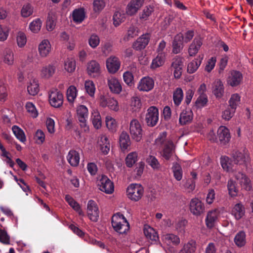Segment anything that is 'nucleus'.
I'll use <instances>...</instances> for the list:
<instances>
[{
	"instance_id": "ea45409f",
	"label": "nucleus",
	"mask_w": 253,
	"mask_h": 253,
	"mask_svg": "<svg viewBox=\"0 0 253 253\" xmlns=\"http://www.w3.org/2000/svg\"><path fill=\"white\" fill-rule=\"evenodd\" d=\"M73 21L78 23H81L85 18V13L84 9L79 8L75 9L72 13Z\"/></svg>"
},
{
	"instance_id": "58836bf2",
	"label": "nucleus",
	"mask_w": 253,
	"mask_h": 253,
	"mask_svg": "<svg viewBox=\"0 0 253 253\" xmlns=\"http://www.w3.org/2000/svg\"><path fill=\"white\" fill-rule=\"evenodd\" d=\"M39 84L36 79L32 80L27 85V91L31 95H36L39 91Z\"/></svg>"
},
{
	"instance_id": "f257e3e1",
	"label": "nucleus",
	"mask_w": 253,
	"mask_h": 253,
	"mask_svg": "<svg viewBox=\"0 0 253 253\" xmlns=\"http://www.w3.org/2000/svg\"><path fill=\"white\" fill-rule=\"evenodd\" d=\"M112 225L114 229L120 234L126 233L129 229V225L125 217L117 213L112 217Z\"/></svg>"
},
{
	"instance_id": "9b49d317",
	"label": "nucleus",
	"mask_w": 253,
	"mask_h": 253,
	"mask_svg": "<svg viewBox=\"0 0 253 253\" xmlns=\"http://www.w3.org/2000/svg\"><path fill=\"white\" fill-rule=\"evenodd\" d=\"M100 105L102 107H109L111 110L117 111L119 109L118 101L113 97L101 96L99 101Z\"/></svg>"
},
{
	"instance_id": "5701e85b",
	"label": "nucleus",
	"mask_w": 253,
	"mask_h": 253,
	"mask_svg": "<svg viewBox=\"0 0 253 253\" xmlns=\"http://www.w3.org/2000/svg\"><path fill=\"white\" fill-rule=\"evenodd\" d=\"M183 36L182 34H177L174 38L172 42V52L174 54L179 53L182 50Z\"/></svg>"
},
{
	"instance_id": "4468645a",
	"label": "nucleus",
	"mask_w": 253,
	"mask_h": 253,
	"mask_svg": "<svg viewBox=\"0 0 253 253\" xmlns=\"http://www.w3.org/2000/svg\"><path fill=\"white\" fill-rule=\"evenodd\" d=\"M183 61L182 58L176 56L173 59L171 63V70L173 71V75L175 78H180L182 72Z\"/></svg>"
},
{
	"instance_id": "a211bd4d",
	"label": "nucleus",
	"mask_w": 253,
	"mask_h": 253,
	"mask_svg": "<svg viewBox=\"0 0 253 253\" xmlns=\"http://www.w3.org/2000/svg\"><path fill=\"white\" fill-rule=\"evenodd\" d=\"M144 0H131L128 3L126 12L129 15L135 14L138 9L142 6Z\"/></svg>"
},
{
	"instance_id": "052dcab7",
	"label": "nucleus",
	"mask_w": 253,
	"mask_h": 253,
	"mask_svg": "<svg viewBox=\"0 0 253 253\" xmlns=\"http://www.w3.org/2000/svg\"><path fill=\"white\" fill-rule=\"evenodd\" d=\"M138 31L137 28L134 26H131L128 29L126 35L125 37V40L128 41L138 35Z\"/></svg>"
},
{
	"instance_id": "f8f14e48",
	"label": "nucleus",
	"mask_w": 253,
	"mask_h": 253,
	"mask_svg": "<svg viewBox=\"0 0 253 253\" xmlns=\"http://www.w3.org/2000/svg\"><path fill=\"white\" fill-rule=\"evenodd\" d=\"M162 156L166 160H173L177 156L175 154L174 145L172 141L167 142L162 152Z\"/></svg>"
},
{
	"instance_id": "c85d7f7f",
	"label": "nucleus",
	"mask_w": 253,
	"mask_h": 253,
	"mask_svg": "<svg viewBox=\"0 0 253 253\" xmlns=\"http://www.w3.org/2000/svg\"><path fill=\"white\" fill-rule=\"evenodd\" d=\"M217 216L218 212L216 210H212L208 212L206 218V224L208 228H211L214 226Z\"/></svg>"
},
{
	"instance_id": "a19ab883",
	"label": "nucleus",
	"mask_w": 253,
	"mask_h": 253,
	"mask_svg": "<svg viewBox=\"0 0 253 253\" xmlns=\"http://www.w3.org/2000/svg\"><path fill=\"white\" fill-rule=\"evenodd\" d=\"M246 233L243 231H239L234 238V242L238 247L244 246L246 243Z\"/></svg>"
},
{
	"instance_id": "4c0bfd02",
	"label": "nucleus",
	"mask_w": 253,
	"mask_h": 253,
	"mask_svg": "<svg viewBox=\"0 0 253 253\" xmlns=\"http://www.w3.org/2000/svg\"><path fill=\"white\" fill-rule=\"evenodd\" d=\"M120 145L122 149L126 150L130 145V140L127 133L123 131L120 136Z\"/></svg>"
},
{
	"instance_id": "72a5a7b5",
	"label": "nucleus",
	"mask_w": 253,
	"mask_h": 253,
	"mask_svg": "<svg viewBox=\"0 0 253 253\" xmlns=\"http://www.w3.org/2000/svg\"><path fill=\"white\" fill-rule=\"evenodd\" d=\"M55 70L56 68L54 65L49 64L42 68L41 71V76L42 78L49 79L53 75Z\"/></svg>"
},
{
	"instance_id": "c9c22d12",
	"label": "nucleus",
	"mask_w": 253,
	"mask_h": 253,
	"mask_svg": "<svg viewBox=\"0 0 253 253\" xmlns=\"http://www.w3.org/2000/svg\"><path fill=\"white\" fill-rule=\"evenodd\" d=\"M67 159L72 166H77L80 162L79 154L75 150H71L67 155Z\"/></svg>"
},
{
	"instance_id": "774afa93",
	"label": "nucleus",
	"mask_w": 253,
	"mask_h": 253,
	"mask_svg": "<svg viewBox=\"0 0 253 253\" xmlns=\"http://www.w3.org/2000/svg\"><path fill=\"white\" fill-rule=\"evenodd\" d=\"M106 124L107 128L113 131H115L117 127V123L116 120L111 117L107 116L106 118Z\"/></svg>"
},
{
	"instance_id": "f704fd0d",
	"label": "nucleus",
	"mask_w": 253,
	"mask_h": 253,
	"mask_svg": "<svg viewBox=\"0 0 253 253\" xmlns=\"http://www.w3.org/2000/svg\"><path fill=\"white\" fill-rule=\"evenodd\" d=\"M144 233L146 238L152 241L157 242L159 240V236L157 232L149 226H145Z\"/></svg>"
},
{
	"instance_id": "3c124183",
	"label": "nucleus",
	"mask_w": 253,
	"mask_h": 253,
	"mask_svg": "<svg viewBox=\"0 0 253 253\" xmlns=\"http://www.w3.org/2000/svg\"><path fill=\"white\" fill-rule=\"evenodd\" d=\"M240 103V96L237 93L232 94L229 100V106L231 109L235 110Z\"/></svg>"
},
{
	"instance_id": "6e6d98bb",
	"label": "nucleus",
	"mask_w": 253,
	"mask_h": 253,
	"mask_svg": "<svg viewBox=\"0 0 253 253\" xmlns=\"http://www.w3.org/2000/svg\"><path fill=\"white\" fill-rule=\"evenodd\" d=\"M33 13V8L29 3L24 4L21 10V14L23 17H28L31 16Z\"/></svg>"
},
{
	"instance_id": "09e8293b",
	"label": "nucleus",
	"mask_w": 253,
	"mask_h": 253,
	"mask_svg": "<svg viewBox=\"0 0 253 253\" xmlns=\"http://www.w3.org/2000/svg\"><path fill=\"white\" fill-rule=\"evenodd\" d=\"M77 90L74 85H71L67 90V98L68 101L70 103H73L77 97Z\"/></svg>"
},
{
	"instance_id": "423d86ee",
	"label": "nucleus",
	"mask_w": 253,
	"mask_h": 253,
	"mask_svg": "<svg viewBox=\"0 0 253 253\" xmlns=\"http://www.w3.org/2000/svg\"><path fill=\"white\" fill-rule=\"evenodd\" d=\"M77 116L80 126L84 131H88L89 127L86 125V120L88 118V109L84 105H80L77 108Z\"/></svg>"
},
{
	"instance_id": "7ed1b4c3",
	"label": "nucleus",
	"mask_w": 253,
	"mask_h": 253,
	"mask_svg": "<svg viewBox=\"0 0 253 253\" xmlns=\"http://www.w3.org/2000/svg\"><path fill=\"white\" fill-rule=\"evenodd\" d=\"M129 132L132 139L140 141L143 135V131L139 122L135 119H132L129 124Z\"/></svg>"
},
{
	"instance_id": "a878e982",
	"label": "nucleus",
	"mask_w": 253,
	"mask_h": 253,
	"mask_svg": "<svg viewBox=\"0 0 253 253\" xmlns=\"http://www.w3.org/2000/svg\"><path fill=\"white\" fill-rule=\"evenodd\" d=\"M202 45V42L200 38H195L188 48V54L190 56H194L198 53Z\"/></svg>"
},
{
	"instance_id": "680f3d73",
	"label": "nucleus",
	"mask_w": 253,
	"mask_h": 253,
	"mask_svg": "<svg viewBox=\"0 0 253 253\" xmlns=\"http://www.w3.org/2000/svg\"><path fill=\"white\" fill-rule=\"evenodd\" d=\"M41 26V20L40 19H37L30 24L29 28L32 32L37 33L40 30Z\"/></svg>"
},
{
	"instance_id": "0e129e2a",
	"label": "nucleus",
	"mask_w": 253,
	"mask_h": 253,
	"mask_svg": "<svg viewBox=\"0 0 253 253\" xmlns=\"http://www.w3.org/2000/svg\"><path fill=\"white\" fill-rule=\"evenodd\" d=\"M65 69L68 72H73L76 68L75 61L73 59H67L64 63Z\"/></svg>"
},
{
	"instance_id": "de8ad7c7",
	"label": "nucleus",
	"mask_w": 253,
	"mask_h": 253,
	"mask_svg": "<svg viewBox=\"0 0 253 253\" xmlns=\"http://www.w3.org/2000/svg\"><path fill=\"white\" fill-rule=\"evenodd\" d=\"M137 153L133 152L129 153L126 158V164L128 168H131L137 161Z\"/></svg>"
},
{
	"instance_id": "864d4df0",
	"label": "nucleus",
	"mask_w": 253,
	"mask_h": 253,
	"mask_svg": "<svg viewBox=\"0 0 253 253\" xmlns=\"http://www.w3.org/2000/svg\"><path fill=\"white\" fill-rule=\"evenodd\" d=\"M141 107V103L139 98L133 97L131 99L130 108L133 112H138Z\"/></svg>"
},
{
	"instance_id": "bb28decb",
	"label": "nucleus",
	"mask_w": 253,
	"mask_h": 253,
	"mask_svg": "<svg viewBox=\"0 0 253 253\" xmlns=\"http://www.w3.org/2000/svg\"><path fill=\"white\" fill-rule=\"evenodd\" d=\"M193 113L190 109L183 111L180 114L179 121L181 125H185L191 122Z\"/></svg>"
},
{
	"instance_id": "393cba45",
	"label": "nucleus",
	"mask_w": 253,
	"mask_h": 253,
	"mask_svg": "<svg viewBox=\"0 0 253 253\" xmlns=\"http://www.w3.org/2000/svg\"><path fill=\"white\" fill-rule=\"evenodd\" d=\"M87 72L91 76L95 77L100 73V66L99 64L94 60H92L87 63Z\"/></svg>"
},
{
	"instance_id": "6e6552de",
	"label": "nucleus",
	"mask_w": 253,
	"mask_h": 253,
	"mask_svg": "<svg viewBox=\"0 0 253 253\" xmlns=\"http://www.w3.org/2000/svg\"><path fill=\"white\" fill-rule=\"evenodd\" d=\"M49 102L54 108H59L63 103V95L57 89L51 90L49 93Z\"/></svg>"
},
{
	"instance_id": "cd10ccee",
	"label": "nucleus",
	"mask_w": 253,
	"mask_h": 253,
	"mask_svg": "<svg viewBox=\"0 0 253 253\" xmlns=\"http://www.w3.org/2000/svg\"><path fill=\"white\" fill-rule=\"evenodd\" d=\"M196 242L191 240L185 243L178 253H195L196 250Z\"/></svg>"
},
{
	"instance_id": "49530a36",
	"label": "nucleus",
	"mask_w": 253,
	"mask_h": 253,
	"mask_svg": "<svg viewBox=\"0 0 253 253\" xmlns=\"http://www.w3.org/2000/svg\"><path fill=\"white\" fill-rule=\"evenodd\" d=\"M12 130L16 137L22 142L26 140V136L23 130L17 126H13Z\"/></svg>"
},
{
	"instance_id": "13d9d810",
	"label": "nucleus",
	"mask_w": 253,
	"mask_h": 253,
	"mask_svg": "<svg viewBox=\"0 0 253 253\" xmlns=\"http://www.w3.org/2000/svg\"><path fill=\"white\" fill-rule=\"evenodd\" d=\"M89 46L92 48H95L100 43V38L96 34L90 35L88 40Z\"/></svg>"
},
{
	"instance_id": "338daca9",
	"label": "nucleus",
	"mask_w": 253,
	"mask_h": 253,
	"mask_svg": "<svg viewBox=\"0 0 253 253\" xmlns=\"http://www.w3.org/2000/svg\"><path fill=\"white\" fill-rule=\"evenodd\" d=\"M16 40L19 47H22L24 46L27 42L25 34L22 32H19L17 35Z\"/></svg>"
},
{
	"instance_id": "473e14b6",
	"label": "nucleus",
	"mask_w": 253,
	"mask_h": 253,
	"mask_svg": "<svg viewBox=\"0 0 253 253\" xmlns=\"http://www.w3.org/2000/svg\"><path fill=\"white\" fill-rule=\"evenodd\" d=\"M98 143L102 153L106 155L110 151V144L107 137L106 135H101L99 137Z\"/></svg>"
},
{
	"instance_id": "5fc2aeb1",
	"label": "nucleus",
	"mask_w": 253,
	"mask_h": 253,
	"mask_svg": "<svg viewBox=\"0 0 253 253\" xmlns=\"http://www.w3.org/2000/svg\"><path fill=\"white\" fill-rule=\"evenodd\" d=\"M172 169L175 178L178 181L180 180L182 178V170L180 165L175 163Z\"/></svg>"
},
{
	"instance_id": "4be33fe9",
	"label": "nucleus",
	"mask_w": 253,
	"mask_h": 253,
	"mask_svg": "<svg viewBox=\"0 0 253 253\" xmlns=\"http://www.w3.org/2000/svg\"><path fill=\"white\" fill-rule=\"evenodd\" d=\"M51 44L47 40H43L39 44L38 51L40 55L42 57H46L51 51Z\"/></svg>"
},
{
	"instance_id": "c03bdc74",
	"label": "nucleus",
	"mask_w": 253,
	"mask_h": 253,
	"mask_svg": "<svg viewBox=\"0 0 253 253\" xmlns=\"http://www.w3.org/2000/svg\"><path fill=\"white\" fill-rule=\"evenodd\" d=\"M220 163L222 168L225 170L229 171L233 169V164L228 157H221L220 158Z\"/></svg>"
},
{
	"instance_id": "0eeeda50",
	"label": "nucleus",
	"mask_w": 253,
	"mask_h": 253,
	"mask_svg": "<svg viewBox=\"0 0 253 253\" xmlns=\"http://www.w3.org/2000/svg\"><path fill=\"white\" fill-rule=\"evenodd\" d=\"M97 186L101 191L106 194H112L114 190L113 183L105 175H102L97 181Z\"/></svg>"
},
{
	"instance_id": "69168bd1",
	"label": "nucleus",
	"mask_w": 253,
	"mask_h": 253,
	"mask_svg": "<svg viewBox=\"0 0 253 253\" xmlns=\"http://www.w3.org/2000/svg\"><path fill=\"white\" fill-rule=\"evenodd\" d=\"M7 96L6 87L3 81H0V101L4 102Z\"/></svg>"
},
{
	"instance_id": "6ab92c4d",
	"label": "nucleus",
	"mask_w": 253,
	"mask_h": 253,
	"mask_svg": "<svg viewBox=\"0 0 253 253\" xmlns=\"http://www.w3.org/2000/svg\"><path fill=\"white\" fill-rule=\"evenodd\" d=\"M154 85L153 80L150 77H144L139 82L137 88L140 91H149Z\"/></svg>"
},
{
	"instance_id": "39448f33",
	"label": "nucleus",
	"mask_w": 253,
	"mask_h": 253,
	"mask_svg": "<svg viewBox=\"0 0 253 253\" xmlns=\"http://www.w3.org/2000/svg\"><path fill=\"white\" fill-rule=\"evenodd\" d=\"M232 158L235 164L245 166H247L250 159L248 151L245 149L242 151H234L232 153Z\"/></svg>"
},
{
	"instance_id": "79ce46f5",
	"label": "nucleus",
	"mask_w": 253,
	"mask_h": 253,
	"mask_svg": "<svg viewBox=\"0 0 253 253\" xmlns=\"http://www.w3.org/2000/svg\"><path fill=\"white\" fill-rule=\"evenodd\" d=\"M92 123L95 128H99L101 126V118L100 113L97 110H93L91 116Z\"/></svg>"
},
{
	"instance_id": "2eb2a0df",
	"label": "nucleus",
	"mask_w": 253,
	"mask_h": 253,
	"mask_svg": "<svg viewBox=\"0 0 253 253\" xmlns=\"http://www.w3.org/2000/svg\"><path fill=\"white\" fill-rule=\"evenodd\" d=\"M150 39L149 34L141 35L132 44V47L136 50H141L144 49L148 44Z\"/></svg>"
},
{
	"instance_id": "c756f323",
	"label": "nucleus",
	"mask_w": 253,
	"mask_h": 253,
	"mask_svg": "<svg viewBox=\"0 0 253 253\" xmlns=\"http://www.w3.org/2000/svg\"><path fill=\"white\" fill-rule=\"evenodd\" d=\"M203 59V56H199L189 62L187 65V72L190 74L195 72L200 66Z\"/></svg>"
},
{
	"instance_id": "e2e57ef3",
	"label": "nucleus",
	"mask_w": 253,
	"mask_h": 253,
	"mask_svg": "<svg viewBox=\"0 0 253 253\" xmlns=\"http://www.w3.org/2000/svg\"><path fill=\"white\" fill-rule=\"evenodd\" d=\"M105 6L104 0H94L93 2V10L95 12H100Z\"/></svg>"
},
{
	"instance_id": "f3484780",
	"label": "nucleus",
	"mask_w": 253,
	"mask_h": 253,
	"mask_svg": "<svg viewBox=\"0 0 253 253\" xmlns=\"http://www.w3.org/2000/svg\"><path fill=\"white\" fill-rule=\"evenodd\" d=\"M211 90L216 98H221L224 92V87L222 82L220 79H216L211 84Z\"/></svg>"
},
{
	"instance_id": "412c9836",
	"label": "nucleus",
	"mask_w": 253,
	"mask_h": 253,
	"mask_svg": "<svg viewBox=\"0 0 253 253\" xmlns=\"http://www.w3.org/2000/svg\"><path fill=\"white\" fill-rule=\"evenodd\" d=\"M235 178L243 188L247 191L251 189V181L245 174L239 172L235 174Z\"/></svg>"
},
{
	"instance_id": "f03ea898",
	"label": "nucleus",
	"mask_w": 253,
	"mask_h": 253,
	"mask_svg": "<svg viewBox=\"0 0 253 253\" xmlns=\"http://www.w3.org/2000/svg\"><path fill=\"white\" fill-rule=\"evenodd\" d=\"M126 193L129 199L135 202L138 201L144 194V188L139 184H131L127 188Z\"/></svg>"
},
{
	"instance_id": "9d476101",
	"label": "nucleus",
	"mask_w": 253,
	"mask_h": 253,
	"mask_svg": "<svg viewBox=\"0 0 253 253\" xmlns=\"http://www.w3.org/2000/svg\"><path fill=\"white\" fill-rule=\"evenodd\" d=\"M87 213L88 217L91 221L96 222L98 220L99 211L96 203L93 200H90L88 202Z\"/></svg>"
},
{
	"instance_id": "4d7b16f0",
	"label": "nucleus",
	"mask_w": 253,
	"mask_h": 253,
	"mask_svg": "<svg viewBox=\"0 0 253 253\" xmlns=\"http://www.w3.org/2000/svg\"><path fill=\"white\" fill-rule=\"evenodd\" d=\"M125 19V15L124 13H121L120 12H116L113 15V23L117 27L121 23L124 21Z\"/></svg>"
},
{
	"instance_id": "a18cd8bd",
	"label": "nucleus",
	"mask_w": 253,
	"mask_h": 253,
	"mask_svg": "<svg viewBox=\"0 0 253 253\" xmlns=\"http://www.w3.org/2000/svg\"><path fill=\"white\" fill-rule=\"evenodd\" d=\"M183 98V93L181 88L178 87L173 92V100L174 104L175 106H178Z\"/></svg>"
},
{
	"instance_id": "bf43d9fd",
	"label": "nucleus",
	"mask_w": 253,
	"mask_h": 253,
	"mask_svg": "<svg viewBox=\"0 0 253 253\" xmlns=\"http://www.w3.org/2000/svg\"><path fill=\"white\" fill-rule=\"evenodd\" d=\"M84 87L86 92L91 96L94 95L95 87L93 82L91 81H86L84 83Z\"/></svg>"
},
{
	"instance_id": "37998d69",
	"label": "nucleus",
	"mask_w": 253,
	"mask_h": 253,
	"mask_svg": "<svg viewBox=\"0 0 253 253\" xmlns=\"http://www.w3.org/2000/svg\"><path fill=\"white\" fill-rule=\"evenodd\" d=\"M14 54L9 48H6L3 52V62L7 65H11L14 63Z\"/></svg>"
},
{
	"instance_id": "7c9ffc66",
	"label": "nucleus",
	"mask_w": 253,
	"mask_h": 253,
	"mask_svg": "<svg viewBox=\"0 0 253 253\" xmlns=\"http://www.w3.org/2000/svg\"><path fill=\"white\" fill-rule=\"evenodd\" d=\"M245 212V208L241 203L236 204L232 210V214L237 220L241 219L244 215Z\"/></svg>"
},
{
	"instance_id": "8fccbe9b",
	"label": "nucleus",
	"mask_w": 253,
	"mask_h": 253,
	"mask_svg": "<svg viewBox=\"0 0 253 253\" xmlns=\"http://www.w3.org/2000/svg\"><path fill=\"white\" fill-rule=\"evenodd\" d=\"M227 188L229 194L231 197H235L237 195L238 189L236 186L235 181L232 179H229L227 183Z\"/></svg>"
},
{
	"instance_id": "ddd939ff",
	"label": "nucleus",
	"mask_w": 253,
	"mask_h": 253,
	"mask_svg": "<svg viewBox=\"0 0 253 253\" xmlns=\"http://www.w3.org/2000/svg\"><path fill=\"white\" fill-rule=\"evenodd\" d=\"M121 62L119 58L115 56H111L106 60V67L108 72L111 74L116 73L120 68Z\"/></svg>"
},
{
	"instance_id": "e433bc0d",
	"label": "nucleus",
	"mask_w": 253,
	"mask_h": 253,
	"mask_svg": "<svg viewBox=\"0 0 253 253\" xmlns=\"http://www.w3.org/2000/svg\"><path fill=\"white\" fill-rule=\"evenodd\" d=\"M163 240L169 245H178L180 242L179 237L173 234L164 235L163 236Z\"/></svg>"
},
{
	"instance_id": "20e7f679",
	"label": "nucleus",
	"mask_w": 253,
	"mask_h": 253,
	"mask_svg": "<svg viewBox=\"0 0 253 253\" xmlns=\"http://www.w3.org/2000/svg\"><path fill=\"white\" fill-rule=\"evenodd\" d=\"M189 206L191 213L197 217L200 216L205 211L204 204L198 198L192 199L190 201Z\"/></svg>"
},
{
	"instance_id": "dca6fc26",
	"label": "nucleus",
	"mask_w": 253,
	"mask_h": 253,
	"mask_svg": "<svg viewBox=\"0 0 253 253\" xmlns=\"http://www.w3.org/2000/svg\"><path fill=\"white\" fill-rule=\"evenodd\" d=\"M243 80L242 74L237 71H232L227 78V83L231 86H236L240 84Z\"/></svg>"
},
{
	"instance_id": "1a4fd4ad",
	"label": "nucleus",
	"mask_w": 253,
	"mask_h": 253,
	"mask_svg": "<svg viewBox=\"0 0 253 253\" xmlns=\"http://www.w3.org/2000/svg\"><path fill=\"white\" fill-rule=\"evenodd\" d=\"M146 115L145 120L149 126H153L156 125L159 120L158 109L154 106L150 107Z\"/></svg>"
},
{
	"instance_id": "aec40b11",
	"label": "nucleus",
	"mask_w": 253,
	"mask_h": 253,
	"mask_svg": "<svg viewBox=\"0 0 253 253\" xmlns=\"http://www.w3.org/2000/svg\"><path fill=\"white\" fill-rule=\"evenodd\" d=\"M217 136L221 144L225 145L230 139L229 129L224 126H220L217 131Z\"/></svg>"
},
{
	"instance_id": "b1692460",
	"label": "nucleus",
	"mask_w": 253,
	"mask_h": 253,
	"mask_svg": "<svg viewBox=\"0 0 253 253\" xmlns=\"http://www.w3.org/2000/svg\"><path fill=\"white\" fill-rule=\"evenodd\" d=\"M108 85L110 91L114 93L119 94L122 90V85L119 81L115 77H110L107 80Z\"/></svg>"
},
{
	"instance_id": "2f4dec72",
	"label": "nucleus",
	"mask_w": 253,
	"mask_h": 253,
	"mask_svg": "<svg viewBox=\"0 0 253 253\" xmlns=\"http://www.w3.org/2000/svg\"><path fill=\"white\" fill-rule=\"evenodd\" d=\"M166 53L158 54L157 56L153 59L151 68L155 69L163 65L166 60Z\"/></svg>"
},
{
	"instance_id": "603ef678",
	"label": "nucleus",
	"mask_w": 253,
	"mask_h": 253,
	"mask_svg": "<svg viewBox=\"0 0 253 253\" xmlns=\"http://www.w3.org/2000/svg\"><path fill=\"white\" fill-rule=\"evenodd\" d=\"M146 162L154 169L158 170L161 168V165L158 159L153 156L149 155L146 159Z\"/></svg>"
}]
</instances>
